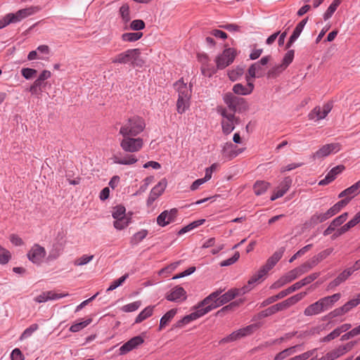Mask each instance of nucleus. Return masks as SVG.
Wrapping results in <instances>:
<instances>
[{
	"mask_svg": "<svg viewBox=\"0 0 360 360\" xmlns=\"http://www.w3.org/2000/svg\"><path fill=\"white\" fill-rule=\"evenodd\" d=\"M236 148V146H235L232 143H226L222 147L221 153L223 155L228 156L229 158H235L242 151L240 150H234Z\"/></svg>",
	"mask_w": 360,
	"mask_h": 360,
	"instance_id": "obj_31",
	"label": "nucleus"
},
{
	"mask_svg": "<svg viewBox=\"0 0 360 360\" xmlns=\"http://www.w3.org/2000/svg\"><path fill=\"white\" fill-rule=\"evenodd\" d=\"M236 56V51L233 48L226 49L221 54L215 59L217 68L219 70L224 69L231 64Z\"/></svg>",
	"mask_w": 360,
	"mask_h": 360,
	"instance_id": "obj_12",
	"label": "nucleus"
},
{
	"mask_svg": "<svg viewBox=\"0 0 360 360\" xmlns=\"http://www.w3.org/2000/svg\"><path fill=\"white\" fill-rule=\"evenodd\" d=\"M121 148L127 153H134L141 150L143 146V140L142 138L132 136H122L120 141Z\"/></svg>",
	"mask_w": 360,
	"mask_h": 360,
	"instance_id": "obj_9",
	"label": "nucleus"
},
{
	"mask_svg": "<svg viewBox=\"0 0 360 360\" xmlns=\"http://www.w3.org/2000/svg\"><path fill=\"white\" fill-rule=\"evenodd\" d=\"M356 344V341H351L345 345H340L326 353V354L319 359V360H335L352 350Z\"/></svg>",
	"mask_w": 360,
	"mask_h": 360,
	"instance_id": "obj_13",
	"label": "nucleus"
},
{
	"mask_svg": "<svg viewBox=\"0 0 360 360\" xmlns=\"http://www.w3.org/2000/svg\"><path fill=\"white\" fill-rule=\"evenodd\" d=\"M286 68L283 66V64H279L277 65H275L273 67L271 70H269L268 75L271 77H276L278 76L281 72H283Z\"/></svg>",
	"mask_w": 360,
	"mask_h": 360,
	"instance_id": "obj_51",
	"label": "nucleus"
},
{
	"mask_svg": "<svg viewBox=\"0 0 360 360\" xmlns=\"http://www.w3.org/2000/svg\"><path fill=\"white\" fill-rule=\"evenodd\" d=\"M269 186V184L264 181H257L253 186L254 193L257 195L264 194Z\"/></svg>",
	"mask_w": 360,
	"mask_h": 360,
	"instance_id": "obj_36",
	"label": "nucleus"
},
{
	"mask_svg": "<svg viewBox=\"0 0 360 360\" xmlns=\"http://www.w3.org/2000/svg\"><path fill=\"white\" fill-rule=\"evenodd\" d=\"M37 72V71L36 70L29 68H22L21 70V74L26 79L33 78L36 75Z\"/></svg>",
	"mask_w": 360,
	"mask_h": 360,
	"instance_id": "obj_60",
	"label": "nucleus"
},
{
	"mask_svg": "<svg viewBox=\"0 0 360 360\" xmlns=\"http://www.w3.org/2000/svg\"><path fill=\"white\" fill-rule=\"evenodd\" d=\"M299 276H300V275L299 274L296 268L289 271L283 276L286 283H290L291 281L295 280Z\"/></svg>",
	"mask_w": 360,
	"mask_h": 360,
	"instance_id": "obj_52",
	"label": "nucleus"
},
{
	"mask_svg": "<svg viewBox=\"0 0 360 360\" xmlns=\"http://www.w3.org/2000/svg\"><path fill=\"white\" fill-rule=\"evenodd\" d=\"M112 63L115 64H129L133 67L142 68L146 60L141 57V52L139 49H129L117 54L112 58Z\"/></svg>",
	"mask_w": 360,
	"mask_h": 360,
	"instance_id": "obj_4",
	"label": "nucleus"
},
{
	"mask_svg": "<svg viewBox=\"0 0 360 360\" xmlns=\"http://www.w3.org/2000/svg\"><path fill=\"white\" fill-rule=\"evenodd\" d=\"M180 262H176L170 264L169 266L160 269L158 272L159 275H164L165 274H169L177 268Z\"/></svg>",
	"mask_w": 360,
	"mask_h": 360,
	"instance_id": "obj_62",
	"label": "nucleus"
},
{
	"mask_svg": "<svg viewBox=\"0 0 360 360\" xmlns=\"http://www.w3.org/2000/svg\"><path fill=\"white\" fill-rule=\"evenodd\" d=\"M311 246H312L311 244L307 245L304 247H303L302 248H301L300 250H299L295 254H294L291 257V258L289 260V262H290V263L292 262L297 257H299L303 255L304 254H305V252H307L308 250H309L311 249Z\"/></svg>",
	"mask_w": 360,
	"mask_h": 360,
	"instance_id": "obj_61",
	"label": "nucleus"
},
{
	"mask_svg": "<svg viewBox=\"0 0 360 360\" xmlns=\"http://www.w3.org/2000/svg\"><path fill=\"white\" fill-rule=\"evenodd\" d=\"M217 112L222 117L221 124L223 133L226 135L231 134L236 125L238 124L239 119L233 112H229L228 110L224 107H219Z\"/></svg>",
	"mask_w": 360,
	"mask_h": 360,
	"instance_id": "obj_7",
	"label": "nucleus"
},
{
	"mask_svg": "<svg viewBox=\"0 0 360 360\" xmlns=\"http://www.w3.org/2000/svg\"><path fill=\"white\" fill-rule=\"evenodd\" d=\"M177 309H172L167 311L160 319L159 324V330H162L164 328L167 326L172 321L175 315L177 314Z\"/></svg>",
	"mask_w": 360,
	"mask_h": 360,
	"instance_id": "obj_29",
	"label": "nucleus"
},
{
	"mask_svg": "<svg viewBox=\"0 0 360 360\" xmlns=\"http://www.w3.org/2000/svg\"><path fill=\"white\" fill-rule=\"evenodd\" d=\"M141 306L140 301H136L124 305L122 307V310L124 312H133L137 310Z\"/></svg>",
	"mask_w": 360,
	"mask_h": 360,
	"instance_id": "obj_57",
	"label": "nucleus"
},
{
	"mask_svg": "<svg viewBox=\"0 0 360 360\" xmlns=\"http://www.w3.org/2000/svg\"><path fill=\"white\" fill-rule=\"evenodd\" d=\"M143 342L144 340L141 336H135L120 347L119 349L120 354L121 355L125 354L129 352L130 351L133 350L134 349L138 347L139 345L143 344Z\"/></svg>",
	"mask_w": 360,
	"mask_h": 360,
	"instance_id": "obj_19",
	"label": "nucleus"
},
{
	"mask_svg": "<svg viewBox=\"0 0 360 360\" xmlns=\"http://www.w3.org/2000/svg\"><path fill=\"white\" fill-rule=\"evenodd\" d=\"M301 345H295L290 347L289 348L285 349L284 350L278 352L274 356V360H283L288 357L289 356L295 354L296 352V349L300 348Z\"/></svg>",
	"mask_w": 360,
	"mask_h": 360,
	"instance_id": "obj_33",
	"label": "nucleus"
},
{
	"mask_svg": "<svg viewBox=\"0 0 360 360\" xmlns=\"http://www.w3.org/2000/svg\"><path fill=\"white\" fill-rule=\"evenodd\" d=\"M120 14L122 21L127 23L131 20L129 6L128 4H123L120 8Z\"/></svg>",
	"mask_w": 360,
	"mask_h": 360,
	"instance_id": "obj_43",
	"label": "nucleus"
},
{
	"mask_svg": "<svg viewBox=\"0 0 360 360\" xmlns=\"http://www.w3.org/2000/svg\"><path fill=\"white\" fill-rule=\"evenodd\" d=\"M307 295L306 292H300L298 294H296L287 300H284V302L288 308L290 307L295 304L298 302H300L301 300H302L304 296Z\"/></svg>",
	"mask_w": 360,
	"mask_h": 360,
	"instance_id": "obj_42",
	"label": "nucleus"
},
{
	"mask_svg": "<svg viewBox=\"0 0 360 360\" xmlns=\"http://www.w3.org/2000/svg\"><path fill=\"white\" fill-rule=\"evenodd\" d=\"M339 6L338 0H333L323 14L324 20H327L330 18Z\"/></svg>",
	"mask_w": 360,
	"mask_h": 360,
	"instance_id": "obj_44",
	"label": "nucleus"
},
{
	"mask_svg": "<svg viewBox=\"0 0 360 360\" xmlns=\"http://www.w3.org/2000/svg\"><path fill=\"white\" fill-rule=\"evenodd\" d=\"M125 207L123 206H117L114 208L112 216L115 219L127 218L125 216Z\"/></svg>",
	"mask_w": 360,
	"mask_h": 360,
	"instance_id": "obj_53",
	"label": "nucleus"
},
{
	"mask_svg": "<svg viewBox=\"0 0 360 360\" xmlns=\"http://www.w3.org/2000/svg\"><path fill=\"white\" fill-rule=\"evenodd\" d=\"M295 57V51L291 49L288 50L284 55L281 64L283 65L286 68L292 62Z\"/></svg>",
	"mask_w": 360,
	"mask_h": 360,
	"instance_id": "obj_48",
	"label": "nucleus"
},
{
	"mask_svg": "<svg viewBox=\"0 0 360 360\" xmlns=\"http://www.w3.org/2000/svg\"><path fill=\"white\" fill-rule=\"evenodd\" d=\"M342 148L339 143H331L322 146L318 150L314 153L311 158L313 160H321L331 154H335Z\"/></svg>",
	"mask_w": 360,
	"mask_h": 360,
	"instance_id": "obj_11",
	"label": "nucleus"
},
{
	"mask_svg": "<svg viewBox=\"0 0 360 360\" xmlns=\"http://www.w3.org/2000/svg\"><path fill=\"white\" fill-rule=\"evenodd\" d=\"M45 249L38 244H34L27 253L30 261L36 264H40L46 256Z\"/></svg>",
	"mask_w": 360,
	"mask_h": 360,
	"instance_id": "obj_15",
	"label": "nucleus"
},
{
	"mask_svg": "<svg viewBox=\"0 0 360 360\" xmlns=\"http://www.w3.org/2000/svg\"><path fill=\"white\" fill-rule=\"evenodd\" d=\"M129 277L128 274H125L118 279L112 282V283L110 285V286L107 288L106 291H112L118 288L119 286L122 285L123 283L126 281V279Z\"/></svg>",
	"mask_w": 360,
	"mask_h": 360,
	"instance_id": "obj_46",
	"label": "nucleus"
},
{
	"mask_svg": "<svg viewBox=\"0 0 360 360\" xmlns=\"http://www.w3.org/2000/svg\"><path fill=\"white\" fill-rule=\"evenodd\" d=\"M11 258V252L0 245V264H7Z\"/></svg>",
	"mask_w": 360,
	"mask_h": 360,
	"instance_id": "obj_47",
	"label": "nucleus"
},
{
	"mask_svg": "<svg viewBox=\"0 0 360 360\" xmlns=\"http://www.w3.org/2000/svg\"><path fill=\"white\" fill-rule=\"evenodd\" d=\"M269 270L264 265L258 271L254 274L248 281V285L243 287V293L250 290L255 283L262 279L267 273Z\"/></svg>",
	"mask_w": 360,
	"mask_h": 360,
	"instance_id": "obj_24",
	"label": "nucleus"
},
{
	"mask_svg": "<svg viewBox=\"0 0 360 360\" xmlns=\"http://www.w3.org/2000/svg\"><path fill=\"white\" fill-rule=\"evenodd\" d=\"M153 180V176H148L145 178L143 180V184L139 187V190L134 195H138L144 193L148 189V186L151 184Z\"/></svg>",
	"mask_w": 360,
	"mask_h": 360,
	"instance_id": "obj_56",
	"label": "nucleus"
},
{
	"mask_svg": "<svg viewBox=\"0 0 360 360\" xmlns=\"http://www.w3.org/2000/svg\"><path fill=\"white\" fill-rule=\"evenodd\" d=\"M205 219H199V220L194 221L190 223L189 224L185 226L181 229H180L178 232V234L179 235L184 234V233L198 227L199 226L202 225L205 222Z\"/></svg>",
	"mask_w": 360,
	"mask_h": 360,
	"instance_id": "obj_41",
	"label": "nucleus"
},
{
	"mask_svg": "<svg viewBox=\"0 0 360 360\" xmlns=\"http://www.w3.org/2000/svg\"><path fill=\"white\" fill-rule=\"evenodd\" d=\"M148 235V231L146 229H142L140 231L134 233L130 240V243L131 245H138L141 243Z\"/></svg>",
	"mask_w": 360,
	"mask_h": 360,
	"instance_id": "obj_40",
	"label": "nucleus"
},
{
	"mask_svg": "<svg viewBox=\"0 0 360 360\" xmlns=\"http://www.w3.org/2000/svg\"><path fill=\"white\" fill-rule=\"evenodd\" d=\"M332 108L333 104L331 103H327L324 104L322 108L320 106H316L309 113V119L315 120L316 121L323 120L331 111Z\"/></svg>",
	"mask_w": 360,
	"mask_h": 360,
	"instance_id": "obj_16",
	"label": "nucleus"
},
{
	"mask_svg": "<svg viewBox=\"0 0 360 360\" xmlns=\"http://www.w3.org/2000/svg\"><path fill=\"white\" fill-rule=\"evenodd\" d=\"M145 22L142 20H134L130 24V29L134 31H140L145 28Z\"/></svg>",
	"mask_w": 360,
	"mask_h": 360,
	"instance_id": "obj_59",
	"label": "nucleus"
},
{
	"mask_svg": "<svg viewBox=\"0 0 360 360\" xmlns=\"http://www.w3.org/2000/svg\"><path fill=\"white\" fill-rule=\"evenodd\" d=\"M94 259V255H84L74 262L75 266H83L89 263Z\"/></svg>",
	"mask_w": 360,
	"mask_h": 360,
	"instance_id": "obj_54",
	"label": "nucleus"
},
{
	"mask_svg": "<svg viewBox=\"0 0 360 360\" xmlns=\"http://www.w3.org/2000/svg\"><path fill=\"white\" fill-rule=\"evenodd\" d=\"M68 295V293L58 294V293L55 292L53 290H49V291H45V292H41L38 296L35 297L34 298V300L37 303H43V302H46L49 300H58V299L67 297Z\"/></svg>",
	"mask_w": 360,
	"mask_h": 360,
	"instance_id": "obj_20",
	"label": "nucleus"
},
{
	"mask_svg": "<svg viewBox=\"0 0 360 360\" xmlns=\"http://www.w3.org/2000/svg\"><path fill=\"white\" fill-rule=\"evenodd\" d=\"M344 169L345 167L343 165H338L332 168L325 178L319 181V184L325 186L330 184L336 178L337 175L340 174Z\"/></svg>",
	"mask_w": 360,
	"mask_h": 360,
	"instance_id": "obj_26",
	"label": "nucleus"
},
{
	"mask_svg": "<svg viewBox=\"0 0 360 360\" xmlns=\"http://www.w3.org/2000/svg\"><path fill=\"white\" fill-rule=\"evenodd\" d=\"M154 306H148L142 310L136 316L135 323H139L151 316L153 313Z\"/></svg>",
	"mask_w": 360,
	"mask_h": 360,
	"instance_id": "obj_35",
	"label": "nucleus"
},
{
	"mask_svg": "<svg viewBox=\"0 0 360 360\" xmlns=\"http://www.w3.org/2000/svg\"><path fill=\"white\" fill-rule=\"evenodd\" d=\"M262 68L257 62L252 64L248 69V74L250 77L252 78L261 77L262 75Z\"/></svg>",
	"mask_w": 360,
	"mask_h": 360,
	"instance_id": "obj_39",
	"label": "nucleus"
},
{
	"mask_svg": "<svg viewBox=\"0 0 360 360\" xmlns=\"http://www.w3.org/2000/svg\"><path fill=\"white\" fill-rule=\"evenodd\" d=\"M285 249L283 248L279 249L276 252H275L272 256H271L266 261V264L264 265L266 268L270 271L276 263L281 259Z\"/></svg>",
	"mask_w": 360,
	"mask_h": 360,
	"instance_id": "obj_30",
	"label": "nucleus"
},
{
	"mask_svg": "<svg viewBox=\"0 0 360 360\" xmlns=\"http://www.w3.org/2000/svg\"><path fill=\"white\" fill-rule=\"evenodd\" d=\"M41 8L39 6H31L27 8H24L18 11V15L21 20L25 19L27 17L34 15L40 11Z\"/></svg>",
	"mask_w": 360,
	"mask_h": 360,
	"instance_id": "obj_32",
	"label": "nucleus"
},
{
	"mask_svg": "<svg viewBox=\"0 0 360 360\" xmlns=\"http://www.w3.org/2000/svg\"><path fill=\"white\" fill-rule=\"evenodd\" d=\"M129 224V219L127 218L117 219L114 221V227L117 230H122L128 226Z\"/></svg>",
	"mask_w": 360,
	"mask_h": 360,
	"instance_id": "obj_55",
	"label": "nucleus"
},
{
	"mask_svg": "<svg viewBox=\"0 0 360 360\" xmlns=\"http://www.w3.org/2000/svg\"><path fill=\"white\" fill-rule=\"evenodd\" d=\"M348 217V213L344 212L338 217L335 218L331 223L333 224V226H335V227H338L342 224L347 219Z\"/></svg>",
	"mask_w": 360,
	"mask_h": 360,
	"instance_id": "obj_64",
	"label": "nucleus"
},
{
	"mask_svg": "<svg viewBox=\"0 0 360 360\" xmlns=\"http://www.w3.org/2000/svg\"><path fill=\"white\" fill-rule=\"evenodd\" d=\"M195 311L190 314L184 316L182 319L176 321L172 328V330L182 328L193 321L203 316L210 311V308H207L205 305H201V302L195 307Z\"/></svg>",
	"mask_w": 360,
	"mask_h": 360,
	"instance_id": "obj_6",
	"label": "nucleus"
},
{
	"mask_svg": "<svg viewBox=\"0 0 360 360\" xmlns=\"http://www.w3.org/2000/svg\"><path fill=\"white\" fill-rule=\"evenodd\" d=\"M292 184V180L290 177H285L283 181L280 184L279 186L275 191L274 193L271 196L270 200L274 201L279 198H281L288 191Z\"/></svg>",
	"mask_w": 360,
	"mask_h": 360,
	"instance_id": "obj_22",
	"label": "nucleus"
},
{
	"mask_svg": "<svg viewBox=\"0 0 360 360\" xmlns=\"http://www.w3.org/2000/svg\"><path fill=\"white\" fill-rule=\"evenodd\" d=\"M174 88L178 93L176 110L182 114L189 108L191 97V86H188L183 79H179L174 84Z\"/></svg>",
	"mask_w": 360,
	"mask_h": 360,
	"instance_id": "obj_5",
	"label": "nucleus"
},
{
	"mask_svg": "<svg viewBox=\"0 0 360 360\" xmlns=\"http://www.w3.org/2000/svg\"><path fill=\"white\" fill-rule=\"evenodd\" d=\"M113 163L122 165H131L135 164L138 159L134 155L127 154L122 156L121 154H115L112 158Z\"/></svg>",
	"mask_w": 360,
	"mask_h": 360,
	"instance_id": "obj_23",
	"label": "nucleus"
},
{
	"mask_svg": "<svg viewBox=\"0 0 360 360\" xmlns=\"http://www.w3.org/2000/svg\"><path fill=\"white\" fill-rule=\"evenodd\" d=\"M143 36L142 32H126L123 33L121 36V39L123 41L134 42L140 39Z\"/></svg>",
	"mask_w": 360,
	"mask_h": 360,
	"instance_id": "obj_37",
	"label": "nucleus"
},
{
	"mask_svg": "<svg viewBox=\"0 0 360 360\" xmlns=\"http://www.w3.org/2000/svg\"><path fill=\"white\" fill-rule=\"evenodd\" d=\"M176 215L177 210L176 208H173L169 210H165L157 217V223L159 226L164 227L174 221Z\"/></svg>",
	"mask_w": 360,
	"mask_h": 360,
	"instance_id": "obj_17",
	"label": "nucleus"
},
{
	"mask_svg": "<svg viewBox=\"0 0 360 360\" xmlns=\"http://www.w3.org/2000/svg\"><path fill=\"white\" fill-rule=\"evenodd\" d=\"M51 77V72L49 70H43L39 75L38 78L34 82V83L44 89L46 85V82L44 81Z\"/></svg>",
	"mask_w": 360,
	"mask_h": 360,
	"instance_id": "obj_38",
	"label": "nucleus"
},
{
	"mask_svg": "<svg viewBox=\"0 0 360 360\" xmlns=\"http://www.w3.org/2000/svg\"><path fill=\"white\" fill-rule=\"evenodd\" d=\"M240 257V254L238 252H236L233 257L225 259L220 263V266H228L232 265L235 262H236Z\"/></svg>",
	"mask_w": 360,
	"mask_h": 360,
	"instance_id": "obj_58",
	"label": "nucleus"
},
{
	"mask_svg": "<svg viewBox=\"0 0 360 360\" xmlns=\"http://www.w3.org/2000/svg\"><path fill=\"white\" fill-rule=\"evenodd\" d=\"M320 276V273H313L303 279L300 280V282L302 283V287L311 283L314 280H316Z\"/></svg>",
	"mask_w": 360,
	"mask_h": 360,
	"instance_id": "obj_63",
	"label": "nucleus"
},
{
	"mask_svg": "<svg viewBox=\"0 0 360 360\" xmlns=\"http://www.w3.org/2000/svg\"><path fill=\"white\" fill-rule=\"evenodd\" d=\"M341 296L340 292H337L319 299L305 308L304 310V316H312L318 315L331 309L335 303L341 298Z\"/></svg>",
	"mask_w": 360,
	"mask_h": 360,
	"instance_id": "obj_3",
	"label": "nucleus"
},
{
	"mask_svg": "<svg viewBox=\"0 0 360 360\" xmlns=\"http://www.w3.org/2000/svg\"><path fill=\"white\" fill-rule=\"evenodd\" d=\"M165 299L169 302L181 303L186 300L187 292L184 288L176 285L166 293Z\"/></svg>",
	"mask_w": 360,
	"mask_h": 360,
	"instance_id": "obj_14",
	"label": "nucleus"
},
{
	"mask_svg": "<svg viewBox=\"0 0 360 360\" xmlns=\"http://www.w3.org/2000/svg\"><path fill=\"white\" fill-rule=\"evenodd\" d=\"M352 274V273L349 268L345 269L334 280L328 283V290H331L339 286L341 283L347 281Z\"/></svg>",
	"mask_w": 360,
	"mask_h": 360,
	"instance_id": "obj_27",
	"label": "nucleus"
},
{
	"mask_svg": "<svg viewBox=\"0 0 360 360\" xmlns=\"http://www.w3.org/2000/svg\"><path fill=\"white\" fill-rule=\"evenodd\" d=\"M91 322V319H88L85 321L76 323L75 324H72L70 326L69 330H70V331H71L72 333L79 332L81 330H82L83 328H84L85 327H86L89 324H90Z\"/></svg>",
	"mask_w": 360,
	"mask_h": 360,
	"instance_id": "obj_45",
	"label": "nucleus"
},
{
	"mask_svg": "<svg viewBox=\"0 0 360 360\" xmlns=\"http://www.w3.org/2000/svg\"><path fill=\"white\" fill-rule=\"evenodd\" d=\"M167 185V182L165 179H162L158 182L150 191L149 196L147 200V205H150L153 202L161 195L165 191Z\"/></svg>",
	"mask_w": 360,
	"mask_h": 360,
	"instance_id": "obj_18",
	"label": "nucleus"
},
{
	"mask_svg": "<svg viewBox=\"0 0 360 360\" xmlns=\"http://www.w3.org/2000/svg\"><path fill=\"white\" fill-rule=\"evenodd\" d=\"M360 193V179L349 186V188L342 191L339 195L338 198H349L351 200L355 196L358 195Z\"/></svg>",
	"mask_w": 360,
	"mask_h": 360,
	"instance_id": "obj_25",
	"label": "nucleus"
},
{
	"mask_svg": "<svg viewBox=\"0 0 360 360\" xmlns=\"http://www.w3.org/2000/svg\"><path fill=\"white\" fill-rule=\"evenodd\" d=\"M146 128L144 119L139 115H131L124 119L121 123L119 134L122 136H136L141 134Z\"/></svg>",
	"mask_w": 360,
	"mask_h": 360,
	"instance_id": "obj_1",
	"label": "nucleus"
},
{
	"mask_svg": "<svg viewBox=\"0 0 360 360\" xmlns=\"http://www.w3.org/2000/svg\"><path fill=\"white\" fill-rule=\"evenodd\" d=\"M255 328H256V326L252 324V325L248 326L246 327H244L243 328H240L237 330H235L233 333H231V334H229V335L222 338L219 341V344L224 345V344L235 342V341L240 340L244 337L250 335L253 333Z\"/></svg>",
	"mask_w": 360,
	"mask_h": 360,
	"instance_id": "obj_10",
	"label": "nucleus"
},
{
	"mask_svg": "<svg viewBox=\"0 0 360 360\" xmlns=\"http://www.w3.org/2000/svg\"><path fill=\"white\" fill-rule=\"evenodd\" d=\"M248 84L246 85H243L242 84L238 83L236 84L233 86V91L234 94L238 95L246 96L250 94L254 89V84L252 82H249L248 79Z\"/></svg>",
	"mask_w": 360,
	"mask_h": 360,
	"instance_id": "obj_28",
	"label": "nucleus"
},
{
	"mask_svg": "<svg viewBox=\"0 0 360 360\" xmlns=\"http://www.w3.org/2000/svg\"><path fill=\"white\" fill-rule=\"evenodd\" d=\"M359 304H360L359 299H357L356 297L352 299V300H349L348 302H347L341 307L334 309L331 312V314L333 316L343 315V314L349 312L353 308L358 306Z\"/></svg>",
	"mask_w": 360,
	"mask_h": 360,
	"instance_id": "obj_21",
	"label": "nucleus"
},
{
	"mask_svg": "<svg viewBox=\"0 0 360 360\" xmlns=\"http://www.w3.org/2000/svg\"><path fill=\"white\" fill-rule=\"evenodd\" d=\"M222 290H216L212 292L201 301V305H205L208 309L210 308L211 311L234 299L239 294V290L231 289L219 296Z\"/></svg>",
	"mask_w": 360,
	"mask_h": 360,
	"instance_id": "obj_2",
	"label": "nucleus"
},
{
	"mask_svg": "<svg viewBox=\"0 0 360 360\" xmlns=\"http://www.w3.org/2000/svg\"><path fill=\"white\" fill-rule=\"evenodd\" d=\"M223 101L231 110L235 114L237 111H244L248 109L247 102L243 98L238 97L233 93L228 92L223 96Z\"/></svg>",
	"mask_w": 360,
	"mask_h": 360,
	"instance_id": "obj_8",
	"label": "nucleus"
},
{
	"mask_svg": "<svg viewBox=\"0 0 360 360\" xmlns=\"http://www.w3.org/2000/svg\"><path fill=\"white\" fill-rule=\"evenodd\" d=\"M39 326L37 323L32 324L27 328H26L20 337V340H22L30 337L34 332L38 329Z\"/></svg>",
	"mask_w": 360,
	"mask_h": 360,
	"instance_id": "obj_50",
	"label": "nucleus"
},
{
	"mask_svg": "<svg viewBox=\"0 0 360 360\" xmlns=\"http://www.w3.org/2000/svg\"><path fill=\"white\" fill-rule=\"evenodd\" d=\"M244 70L242 68H236L234 70H232L228 72V76L229 79L234 82L238 80L243 74Z\"/></svg>",
	"mask_w": 360,
	"mask_h": 360,
	"instance_id": "obj_49",
	"label": "nucleus"
},
{
	"mask_svg": "<svg viewBox=\"0 0 360 360\" xmlns=\"http://www.w3.org/2000/svg\"><path fill=\"white\" fill-rule=\"evenodd\" d=\"M328 219V217L326 215V212H324V213L316 212L311 217L309 221L307 222L305 224V225L309 224V226H314L319 223H322V222L326 221Z\"/></svg>",
	"mask_w": 360,
	"mask_h": 360,
	"instance_id": "obj_34",
	"label": "nucleus"
}]
</instances>
